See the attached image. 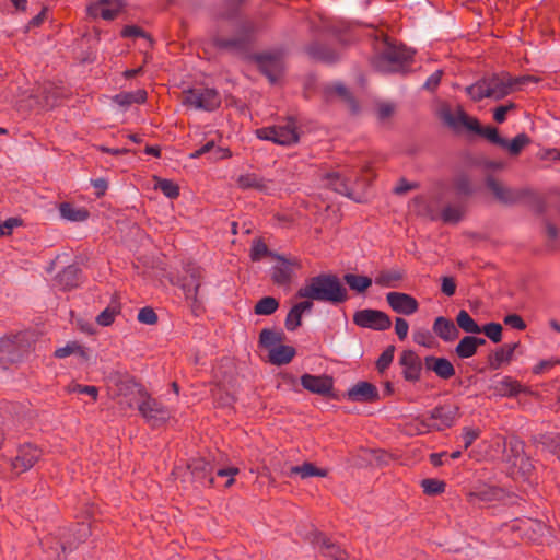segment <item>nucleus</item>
Instances as JSON below:
<instances>
[{"instance_id":"f257e3e1","label":"nucleus","mask_w":560,"mask_h":560,"mask_svg":"<svg viewBox=\"0 0 560 560\" xmlns=\"http://www.w3.org/2000/svg\"><path fill=\"white\" fill-rule=\"evenodd\" d=\"M91 535L90 525L78 523L71 527L58 528L40 540L43 560H63L69 552L78 548Z\"/></svg>"},{"instance_id":"f03ea898","label":"nucleus","mask_w":560,"mask_h":560,"mask_svg":"<svg viewBox=\"0 0 560 560\" xmlns=\"http://www.w3.org/2000/svg\"><path fill=\"white\" fill-rule=\"evenodd\" d=\"M298 298L320 302L341 303L347 300V290L332 275L312 277L296 292Z\"/></svg>"},{"instance_id":"7ed1b4c3","label":"nucleus","mask_w":560,"mask_h":560,"mask_svg":"<svg viewBox=\"0 0 560 560\" xmlns=\"http://www.w3.org/2000/svg\"><path fill=\"white\" fill-rule=\"evenodd\" d=\"M126 388H130L132 394H137L140 398H142V401L139 404L138 409L141 416L151 427H160L170 419L171 413L168 409L165 408L156 399L150 397L142 385L133 382L126 383V381H124L120 383V399L118 400L119 405L127 404L129 407H132L131 401H126V393H124Z\"/></svg>"},{"instance_id":"20e7f679","label":"nucleus","mask_w":560,"mask_h":560,"mask_svg":"<svg viewBox=\"0 0 560 560\" xmlns=\"http://www.w3.org/2000/svg\"><path fill=\"white\" fill-rule=\"evenodd\" d=\"M459 407L454 404L440 405L433 408L429 416L417 417L409 423L410 432L425 434L442 431L455 424L459 418Z\"/></svg>"},{"instance_id":"39448f33","label":"nucleus","mask_w":560,"mask_h":560,"mask_svg":"<svg viewBox=\"0 0 560 560\" xmlns=\"http://www.w3.org/2000/svg\"><path fill=\"white\" fill-rule=\"evenodd\" d=\"M375 57L373 66L380 71H390L412 59L413 52L402 45H396L387 36L382 35L374 43Z\"/></svg>"},{"instance_id":"423d86ee","label":"nucleus","mask_w":560,"mask_h":560,"mask_svg":"<svg viewBox=\"0 0 560 560\" xmlns=\"http://www.w3.org/2000/svg\"><path fill=\"white\" fill-rule=\"evenodd\" d=\"M501 532L503 534H512V542L515 544L524 539L540 542L550 534V527L539 520L521 517L504 524L501 527Z\"/></svg>"},{"instance_id":"0eeeda50","label":"nucleus","mask_w":560,"mask_h":560,"mask_svg":"<svg viewBox=\"0 0 560 560\" xmlns=\"http://www.w3.org/2000/svg\"><path fill=\"white\" fill-rule=\"evenodd\" d=\"M186 276L180 280V288L185 300L189 304L191 312L198 316L203 312L202 301L199 298V290L203 278V271L200 267L191 264L187 265Z\"/></svg>"},{"instance_id":"6e6552de","label":"nucleus","mask_w":560,"mask_h":560,"mask_svg":"<svg viewBox=\"0 0 560 560\" xmlns=\"http://www.w3.org/2000/svg\"><path fill=\"white\" fill-rule=\"evenodd\" d=\"M182 102L185 106L211 112L220 106L221 97L214 89L194 88L183 91Z\"/></svg>"},{"instance_id":"1a4fd4ad","label":"nucleus","mask_w":560,"mask_h":560,"mask_svg":"<svg viewBox=\"0 0 560 560\" xmlns=\"http://www.w3.org/2000/svg\"><path fill=\"white\" fill-rule=\"evenodd\" d=\"M261 140L272 141L280 145H291L299 141L295 122L290 119L285 125L264 127L256 130Z\"/></svg>"},{"instance_id":"9d476101","label":"nucleus","mask_w":560,"mask_h":560,"mask_svg":"<svg viewBox=\"0 0 560 560\" xmlns=\"http://www.w3.org/2000/svg\"><path fill=\"white\" fill-rule=\"evenodd\" d=\"M276 264L271 270L272 281L278 285H287L291 282L296 270L302 268L301 260L296 257L287 258L275 255Z\"/></svg>"},{"instance_id":"9b49d317","label":"nucleus","mask_w":560,"mask_h":560,"mask_svg":"<svg viewBox=\"0 0 560 560\" xmlns=\"http://www.w3.org/2000/svg\"><path fill=\"white\" fill-rule=\"evenodd\" d=\"M489 97L501 100L512 93L515 85L529 80V77L512 78L509 73L502 72L487 78Z\"/></svg>"},{"instance_id":"f8f14e48","label":"nucleus","mask_w":560,"mask_h":560,"mask_svg":"<svg viewBox=\"0 0 560 560\" xmlns=\"http://www.w3.org/2000/svg\"><path fill=\"white\" fill-rule=\"evenodd\" d=\"M353 323L374 330H386L392 325L390 317L386 313L370 308L355 312Z\"/></svg>"},{"instance_id":"ddd939ff","label":"nucleus","mask_w":560,"mask_h":560,"mask_svg":"<svg viewBox=\"0 0 560 560\" xmlns=\"http://www.w3.org/2000/svg\"><path fill=\"white\" fill-rule=\"evenodd\" d=\"M255 61L259 70L269 79L271 83L277 82L283 70L282 54H261L255 56Z\"/></svg>"},{"instance_id":"4468645a","label":"nucleus","mask_w":560,"mask_h":560,"mask_svg":"<svg viewBox=\"0 0 560 560\" xmlns=\"http://www.w3.org/2000/svg\"><path fill=\"white\" fill-rule=\"evenodd\" d=\"M458 124L466 127L469 130H472L485 138H487L490 142L498 144V145H505L508 144V140L500 137L498 129L494 127H481L479 121L476 118L469 117L464 112H458L456 117Z\"/></svg>"},{"instance_id":"2eb2a0df","label":"nucleus","mask_w":560,"mask_h":560,"mask_svg":"<svg viewBox=\"0 0 560 560\" xmlns=\"http://www.w3.org/2000/svg\"><path fill=\"white\" fill-rule=\"evenodd\" d=\"M487 187L491 190L494 197L502 203L513 205L521 201L526 195L525 189H512L498 182L492 176L486 180Z\"/></svg>"},{"instance_id":"dca6fc26","label":"nucleus","mask_w":560,"mask_h":560,"mask_svg":"<svg viewBox=\"0 0 560 560\" xmlns=\"http://www.w3.org/2000/svg\"><path fill=\"white\" fill-rule=\"evenodd\" d=\"M301 385L310 393L330 396L334 389V378L329 375H313L305 373L301 376Z\"/></svg>"},{"instance_id":"f3484780","label":"nucleus","mask_w":560,"mask_h":560,"mask_svg":"<svg viewBox=\"0 0 560 560\" xmlns=\"http://www.w3.org/2000/svg\"><path fill=\"white\" fill-rule=\"evenodd\" d=\"M386 301L394 312L406 316L415 314L419 308L418 301L412 295L402 292H388Z\"/></svg>"},{"instance_id":"a211bd4d","label":"nucleus","mask_w":560,"mask_h":560,"mask_svg":"<svg viewBox=\"0 0 560 560\" xmlns=\"http://www.w3.org/2000/svg\"><path fill=\"white\" fill-rule=\"evenodd\" d=\"M399 364L402 368V376L406 381L415 383L420 380L422 362L415 351L405 350L399 358Z\"/></svg>"},{"instance_id":"6ab92c4d","label":"nucleus","mask_w":560,"mask_h":560,"mask_svg":"<svg viewBox=\"0 0 560 560\" xmlns=\"http://www.w3.org/2000/svg\"><path fill=\"white\" fill-rule=\"evenodd\" d=\"M42 451L32 444H24L19 448L12 466L19 472L31 469L40 458Z\"/></svg>"},{"instance_id":"aec40b11","label":"nucleus","mask_w":560,"mask_h":560,"mask_svg":"<svg viewBox=\"0 0 560 560\" xmlns=\"http://www.w3.org/2000/svg\"><path fill=\"white\" fill-rule=\"evenodd\" d=\"M509 447L513 456L506 455L508 462H511L512 465L517 466L524 476H530L532 471L534 470V466L530 459L523 455V442L517 439H512L509 442Z\"/></svg>"},{"instance_id":"412c9836","label":"nucleus","mask_w":560,"mask_h":560,"mask_svg":"<svg viewBox=\"0 0 560 560\" xmlns=\"http://www.w3.org/2000/svg\"><path fill=\"white\" fill-rule=\"evenodd\" d=\"M252 32H253L252 25H243L235 37L228 39V38L218 36L214 38V43L218 47L223 48V49L242 50L249 43Z\"/></svg>"},{"instance_id":"4be33fe9","label":"nucleus","mask_w":560,"mask_h":560,"mask_svg":"<svg viewBox=\"0 0 560 560\" xmlns=\"http://www.w3.org/2000/svg\"><path fill=\"white\" fill-rule=\"evenodd\" d=\"M122 7L121 0H100L97 3L90 5L89 11L93 16L109 21L118 15Z\"/></svg>"},{"instance_id":"5701e85b","label":"nucleus","mask_w":560,"mask_h":560,"mask_svg":"<svg viewBox=\"0 0 560 560\" xmlns=\"http://www.w3.org/2000/svg\"><path fill=\"white\" fill-rule=\"evenodd\" d=\"M504 491L501 488L494 486L483 485L476 488L467 494L469 503L485 502L490 503L503 499Z\"/></svg>"},{"instance_id":"b1692460","label":"nucleus","mask_w":560,"mask_h":560,"mask_svg":"<svg viewBox=\"0 0 560 560\" xmlns=\"http://www.w3.org/2000/svg\"><path fill=\"white\" fill-rule=\"evenodd\" d=\"M348 398L352 401L371 402L378 398V392L373 384L359 382L348 390Z\"/></svg>"},{"instance_id":"393cba45","label":"nucleus","mask_w":560,"mask_h":560,"mask_svg":"<svg viewBox=\"0 0 560 560\" xmlns=\"http://www.w3.org/2000/svg\"><path fill=\"white\" fill-rule=\"evenodd\" d=\"M427 370L434 372L442 380H450L455 375V368L450 360L438 357H427L424 360Z\"/></svg>"},{"instance_id":"a878e982","label":"nucleus","mask_w":560,"mask_h":560,"mask_svg":"<svg viewBox=\"0 0 560 560\" xmlns=\"http://www.w3.org/2000/svg\"><path fill=\"white\" fill-rule=\"evenodd\" d=\"M434 334L445 342H452L459 336L458 328L451 319L439 316L432 327Z\"/></svg>"},{"instance_id":"bb28decb","label":"nucleus","mask_w":560,"mask_h":560,"mask_svg":"<svg viewBox=\"0 0 560 560\" xmlns=\"http://www.w3.org/2000/svg\"><path fill=\"white\" fill-rule=\"evenodd\" d=\"M192 476L201 483H208L212 486L214 482L213 467L203 458L192 459L189 465Z\"/></svg>"},{"instance_id":"cd10ccee","label":"nucleus","mask_w":560,"mask_h":560,"mask_svg":"<svg viewBox=\"0 0 560 560\" xmlns=\"http://www.w3.org/2000/svg\"><path fill=\"white\" fill-rule=\"evenodd\" d=\"M486 345L483 338L465 336L455 348V354L459 359H469L477 353L478 347Z\"/></svg>"},{"instance_id":"c85d7f7f","label":"nucleus","mask_w":560,"mask_h":560,"mask_svg":"<svg viewBox=\"0 0 560 560\" xmlns=\"http://www.w3.org/2000/svg\"><path fill=\"white\" fill-rule=\"evenodd\" d=\"M312 307V301H302L300 303H296L287 315L284 323L285 328L290 331H294L302 324L303 313L310 311Z\"/></svg>"},{"instance_id":"c756f323","label":"nucleus","mask_w":560,"mask_h":560,"mask_svg":"<svg viewBox=\"0 0 560 560\" xmlns=\"http://www.w3.org/2000/svg\"><path fill=\"white\" fill-rule=\"evenodd\" d=\"M58 209L60 217L71 222H83L90 217V212L86 208L77 207L71 202H61Z\"/></svg>"},{"instance_id":"7c9ffc66","label":"nucleus","mask_w":560,"mask_h":560,"mask_svg":"<svg viewBox=\"0 0 560 560\" xmlns=\"http://www.w3.org/2000/svg\"><path fill=\"white\" fill-rule=\"evenodd\" d=\"M237 187L246 189H255L258 191H266L268 189V180L256 173L242 174L236 179Z\"/></svg>"},{"instance_id":"2f4dec72","label":"nucleus","mask_w":560,"mask_h":560,"mask_svg":"<svg viewBox=\"0 0 560 560\" xmlns=\"http://www.w3.org/2000/svg\"><path fill=\"white\" fill-rule=\"evenodd\" d=\"M518 343H505L499 349H497L489 357V364L491 369L498 370L502 366L503 363H508L512 360L515 349Z\"/></svg>"},{"instance_id":"473e14b6","label":"nucleus","mask_w":560,"mask_h":560,"mask_svg":"<svg viewBox=\"0 0 560 560\" xmlns=\"http://www.w3.org/2000/svg\"><path fill=\"white\" fill-rule=\"evenodd\" d=\"M296 351L292 346L278 345L269 351V361L275 365H284L292 361Z\"/></svg>"},{"instance_id":"72a5a7b5","label":"nucleus","mask_w":560,"mask_h":560,"mask_svg":"<svg viewBox=\"0 0 560 560\" xmlns=\"http://www.w3.org/2000/svg\"><path fill=\"white\" fill-rule=\"evenodd\" d=\"M306 52L312 59L327 63L335 62L339 58V55L334 49L320 44L310 45L306 48Z\"/></svg>"},{"instance_id":"f704fd0d","label":"nucleus","mask_w":560,"mask_h":560,"mask_svg":"<svg viewBox=\"0 0 560 560\" xmlns=\"http://www.w3.org/2000/svg\"><path fill=\"white\" fill-rule=\"evenodd\" d=\"M148 98V93L144 89H138L131 92H120L114 96V102L121 106L128 107L132 104H143Z\"/></svg>"},{"instance_id":"c9c22d12","label":"nucleus","mask_w":560,"mask_h":560,"mask_svg":"<svg viewBox=\"0 0 560 560\" xmlns=\"http://www.w3.org/2000/svg\"><path fill=\"white\" fill-rule=\"evenodd\" d=\"M290 475H299L302 479L310 477H326L328 475V470L326 468L316 467L313 463L305 462L300 466L291 467Z\"/></svg>"},{"instance_id":"e433bc0d","label":"nucleus","mask_w":560,"mask_h":560,"mask_svg":"<svg viewBox=\"0 0 560 560\" xmlns=\"http://www.w3.org/2000/svg\"><path fill=\"white\" fill-rule=\"evenodd\" d=\"M325 178L327 180V185L335 191L345 196H351L352 189L350 187L349 179L342 176L340 173H328L326 174Z\"/></svg>"},{"instance_id":"4c0bfd02","label":"nucleus","mask_w":560,"mask_h":560,"mask_svg":"<svg viewBox=\"0 0 560 560\" xmlns=\"http://www.w3.org/2000/svg\"><path fill=\"white\" fill-rule=\"evenodd\" d=\"M457 326L467 334H480L481 327L465 310H460L456 316Z\"/></svg>"},{"instance_id":"58836bf2","label":"nucleus","mask_w":560,"mask_h":560,"mask_svg":"<svg viewBox=\"0 0 560 560\" xmlns=\"http://www.w3.org/2000/svg\"><path fill=\"white\" fill-rule=\"evenodd\" d=\"M343 279L351 290L359 293L366 291L372 284V279L366 276L347 273Z\"/></svg>"},{"instance_id":"ea45409f","label":"nucleus","mask_w":560,"mask_h":560,"mask_svg":"<svg viewBox=\"0 0 560 560\" xmlns=\"http://www.w3.org/2000/svg\"><path fill=\"white\" fill-rule=\"evenodd\" d=\"M120 313V305L118 302L110 303L104 311H102L97 317L96 323L100 326L107 327L112 325L116 316Z\"/></svg>"},{"instance_id":"a19ab883","label":"nucleus","mask_w":560,"mask_h":560,"mask_svg":"<svg viewBox=\"0 0 560 560\" xmlns=\"http://www.w3.org/2000/svg\"><path fill=\"white\" fill-rule=\"evenodd\" d=\"M320 551L325 557H329L332 560H347V553L337 545L331 542L327 538L322 539Z\"/></svg>"},{"instance_id":"79ce46f5","label":"nucleus","mask_w":560,"mask_h":560,"mask_svg":"<svg viewBox=\"0 0 560 560\" xmlns=\"http://www.w3.org/2000/svg\"><path fill=\"white\" fill-rule=\"evenodd\" d=\"M154 188L160 189L166 197L175 199L179 196V187L171 179L154 177Z\"/></svg>"},{"instance_id":"37998d69","label":"nucleus","mask_w":560,"mask_h":560,"mask_svg":"<svg viewBox=\"0 0 560 560\" xmlns=\"http://www.w3.org/2000/svg\"><path fill=\"white\" fill-rule=\"evenodd\" d=\"M279 307V302L272 296H265L260 299L255 305V314L257 315H271Z\"/></svg>"},{"instance_id":"c03bdc74","label":"nucleus","mask_w":560,"mask_h":560,"mask_svg":"<svg viewBox=\"0 0 560 560\" xmlns=\"http://www.w3.org/2000/svg\"><path fill=\"white\" fill-rule=\"evenodd\" d=\"M59 283L63 285L65 289H71L75 287L79 282V272L78 269L73 266H69L65 268L58 276Z\"/></svg>"},{"instance_id":"a18cd8bd","label":"nucleus","mask_w":560,"mask_h":560,"mask_svg":"<svg viewBox=\"0 0 560 560\" xmlns=\"http://www.w3.org/2000/svg\"><path fill=\"white\" fill-rule=\"evenodd\" d=\"M467 94L474 100V101H481L482 98L489 97V90H488V80L487 78H483L476 83L469 85L467 89Z\"/></svg>"},{"instance_id":"49530a36","label":"nucleus","mask_w":560,"mask_h":560,"mask_svg":"<svg viewBox=\"0 0 560 560\" xmlns=\"http://www.w3.org/2000/svg\"><path fill=\"white\" fill-rule=\"evenodd\" d=\"M423 492L428 495H438L445 491L446 483L443 480L428 478L421 481Z\"/></svg>"},{"instance_id":"de8ad7c7","label":"nucleus","mask_w":560,"mask_h":560,"mask_svg":"<svg viewBox=\"0 0 560 560\" xmlns=\"http://www.w3.org/2000/svg\"><path fill=\"white\" fill-rule=\"evenodd\" d=\"M530 142L529 137L526 133H518L508 144L501 145L509 150L510 154L518 155L521 151Z\"/></svg>"},{"instance_id":"09e8293b","label":"nucleus","mask_w":560,"mask_h":560,"mask_svg":"<svg viewBox=\"0 0 560 560\" xmlns=\"http://www.w3.org/2000/svg\"><path fill=\"white\" fill-rule=\"evenodd\" d=\"M498 389L503 396H515L522 392V385L517 381L506 376L500 381Z\"/></svg>"},{"instance_id":"8fccbe9b","label":"nucleus","mask_w":560,"mask_h":560,"mask_svg":"<svg viewBox=\"0 0 560 560\" xmlns=\"http://www.w3.org/2000/svg\"><path fill=\"white\" fill-rule=\"evenodd\" d=\"M66 392L69 394L78 393L89 395L92 401H96L98 398V388L93 385H82L73 382L66 387Z\"/></svg>"},{"instance_id":"3c124183","label":"nucleus","mask_w":560,"mask_h":560,"mask_svg":"<svg viewBox=\"0 0 560 560\" xmlns=\"http://www.w3.org/2000/svg\"><path fill=\"white\" fill-rule=\"evenodd\" d=\"M281 340L282 334L275 332L270 329H262L259 334V343L269 350L277 347Z\"/></svg>"},{"instance_id":"603ef678","label":"nucleus","mask_w":560,"mask_h":560,"mask_svg":"<svg viewBox=\"0 0 560 560\" xmlns=\"http://www.w3.org/2000/svg\"><path fill=\"white\" fill-rule=\"evenodd\" d=\"M275 253L269 252L267 245L261 240H255L250 249V258L253 261H259L265 256L275 258Z\"/></svg>"},{"instance_id":"864d4df0","label":"nucleus","mask_w":560,"mask_h":560,"mask_svg":"<svg viewBox=\"0 0 560 560\" xmlns=\"http://www.w3.org/2000/svg\"><path fill=\"white\" fill-rule=\"evenodd\" d=\"M541 443L560 460V433L542 435Z\"/></svg>"},{"instance_id":"5fc2aeb1","label":"nucleus","mask_w":560,"mask_h":560,"mask_svg":"<svg viewBox=\"0 0 560 560\" xmlns=\"http://www.w3.org/2000/svg\"><path fill=\"white\" fill-rule=\"evenodd\" d=\"M454 188L455 191L462 196H469L474 191L471 182L465 174H460L454 179Z\"/></svg>"},{"instance_id":"6e6d98bb","label":"nucleus","mask_w":560,"mask_h":560,"mask_svg":"<svg viewBox=\"0 0 560 560\" xmlns=\"http://www.w3.org/2000/svg\"><path fill=\"white\" fill-rule=\"evenodd\" d=\"M402 279V275L398 271H385L381 272L375 278V283L382 287H394L395 282Z\"/></svg>"},{"instance_id":"4d7b16f0","label":"nucleus","mask_w":560,"mask_h":560,"mask_svg":"<svg viewBox=\"0 0 560 560\" xmlns=\"http://www.w3.org/2000/svg\"><path fill=\"white\" fill-rule=\"evenodd\" d=\"M394 352H395L394 346L387 347L382 352V354L380 355V358L376 361V369L380 373H383L385 370H387L389 368V365L392 364V362L394 360Z\"/></svg>"},{"instance_id":"13d9d810","label":"nucleus","mask_w":560,"mask_h":560,"mask_svg":"<svg viewBox=\"0 0 560 560\" xmlns=\"http://www.w3.org/2000/svg\"><path fill=\"white\" fill-rule=\"evenodd\" d=\"M463 217L460 207L447 206L443 209L441 218L445 223H457Z\"/></svg>"},{"instance_id":"bf43d9fd","label":"nucleus","mask_w":560,"mask_h":560,"mask_svg":"<svg viewBox=\"0 0 560 560\" xmlns=\"http://www.w3.org/2000/svg\"><path fill=\"white\" fill-rule=\"evenodd\" d=\"M483 332L491 341L500 342L502 339V326L499 323H488L481 327Z\"/></svg>"},{"instance_id":"052dcab7","label":"nucleus","mask_w":560,"mask_h":560,"mask_svg":"<svg viewBox=\"0 0 560 560\" xmlns=\"http://www.w3.org/2000/svg\"><path fill=\"white\" fill-rule=\"evenodd\" d=\"M77 352H82V347L77 341H70L66 346L57 348L54 355L57 359H65Z\"/></svg>"},{"instance_id":"680f3d73","label":"nucleus","mask_w":560,"mask_h":560,"mask_svg":"<svg viewBox=\"0 0 560 560\" xmlns=\"http://www.w3.org/2000/svg\"><path fill=\"white\" fill-rule=\"evenodd\" d=\"M138 320L142 324L154 325L158 323V315L152 307H142L137 316Z\"/></svg>"},{"instance_id":"e2e57ef3","label":"nucleus","mask_w":560,"mask_h":560,"mask_svg":"<svg viewBox=\"0 0 560 560\" xmlns=\"http://www.w3.org/2000/svg\"><path fill=\"white\" fill-rule=\"evenodd\" d=\"M22 225V220L19 218H9L0 224V237L8 236L12 233L13 229Z\"/></svg>"},{"instance_id":"0e129e2a","label":"nucleus","mask_w":560,"mask_h":560,"mask_svg":"<svg viewBox=\"0 0 560 560\" xmlns=\"http://www.w3.org/2000/svg\"><path fill=\"white\" fill-rule=\"evenodd\" d=\"M480 435L479 429L464 428L463 429V442L464 447L468 448Z\"/></svg>"},{"instance_id":"69168bd1","label":"nucleus","mask_w":560,"mask_h":560,"mask_svg":"<svg viewBox=\"0 0 560 560\" xmlns=\"http://www.w3.org/2000/svg\"><path fill=\"white\" fill-rule=\"evenodd\" d=\"M413 340L416 343L427 347V348H431L433 345V337L427 330H420V331L415 332Z\"/></svg>"},{"instance_id":"338daca9","label":"nucleus","mask_w":560,"mask_h":560,"mask_svg":"<svg viewBox=\"0 0 560 560\" xmlns=\"http://www.w3.org/2000/svg\"><path fill=\"white\" fill-rule=\"evenodd\" d=\"M504 324L517 330H524L526 328L525 322L517 314H510L505 316Z\"/></svg>"},{"instance_id":"774afa93","label":"nucleus","mask_w":560,"mask_h":560,"mask_svg":"<svg viewBox=\"0 0 560 560\" xmlns=\"http://www.w3.org/2000/svg\"><path fill=\"white\" fill-rule=\"evenodd\" d=\"M408 330V322L402 317H397L395 319V332L398 336L399 340H405L407 338Z\"/></svg>"}]
</instances>
